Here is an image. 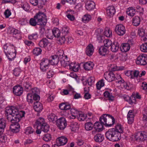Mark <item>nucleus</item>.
Here are the masks:
<instances>
[{
  "label": "nucleus",
  "mask_w": 147,
  "mask_h": 147,
  "mask_svg": "<svg viewBox=\"0 0 147 147\" xmlns=\"http://www.w3.org/2000/svg\"><path fill=\"white\" fill-rule=\"evenodd\" d=\"M69 28L66 26H63L62 28L61 31L62 34L63 36L66 35L68 33Z\"/></svg>",
  "instance_id": "54"
},
{
  "label": "nucleus",
  "mask_w": 147,
  "mask_h": 147,
  "mask_svg": "<svg viewBox=\"0 0 147 147\" xmlns=\"http://www.w3.org/2000/svg\"><path fill=\"white\" fill-rule=\"evenodd\" d=\"M80 68V65L78 63L73 62L69 65V69L71 71L75 72L78 71Z\"/></svg>",
  "instance_id": "18"
},
{
  "label": "nucleus",
  "mask_w": 147,
  "mask_h": 147,
  "mask_svg": "<svg viewBox=\"0 0 147 147\" xmlns=\"http://www.w3.org/2000/svg\"><path fill=\"white\" fill-rule=\"evenodd\" d=\"M123 98L125 100L128 102L129 104L132 105L133 104H136V101L135 97L133 96L130 97L126 95L123 96Z\"/></svg>",
  "instance_id": "16"
},
{
  "label": "nucleus",
  "mask_w": 147,
  "mask_h": 147,
  "mask_svg": "<svg viewBox=\"0 0 147 147\" xmlns=\"http://www.w3.org/2000/svg\"><path fill=\"white\" fill-rule=\"evenodd\" d=\"M21 71L20 69L18 68H16L13 70V74L16 76H19Z\"/></svg>",
  "instance_id": "63"
},
{
  "label": "nucleus",
  "mask_w": 147,
  "mask_h": 147,
  "mask_svg": "<svg viewBox=\"0 0 147 147\" xmlns=\"http://www.w3.org/2000/svg\"><path fill=\"white\" fill-rule=\"evenodd\" d=\"M50 44V43L48 40L46 38H44L41 40L39 43V46L42 48H45L48 45Z\"/></svg>",
  "instance_id": "23"
},
{
  "label": "nucleus",
  "mask_w": 147,
  "mask_h": 147,
  "mask_svg": "<svg viewBox=\"0 0 147 147\" xmlns=\"http://www.w3.org/2000/svg\"><path fill=\"white\" fill-rule=\"evenodd\" d=\"M104 95L105 97L108 98L110 101H112L114 100V96L109 92L105 91L104 93Z\"/></svg>",
  "instance_id": "41"
},
{
  "label": "nucleus",
  "mask_w": 147,
  "mask_h": 147,
  "mask_svg": "<svg viewBox=\"0 0 147 147\" xmlns=\"http://www.w3.org/2000/svg\"><path fill=\"white\" fill-rule=\"evenodd\" d=\"M111 67V70L113 71L121 70H123L124 69L123 67H117L116 65H113V66Z\"/></svg>",
  "instance_id": "62"
},
{
  "label": "nucleus",
  "mask_w": 147,
  "mask_h": 147,
  "mask_svg": "<svg viewBox=\"0 0 147 147\" xmlns=\"http://www.w3.org/2000/svg\"><path fill=\"white\" fill-rule=\"evenodd\" d=\"M85 129L87 131L91 130L94 127V125L91 122H87L84 125Z\"/></svg>",
  "instance_id": "37"
},
{
  "label": "nucleus",
  "mask_w": 147,
  "mask_h": 147,
  "mask_svg": "<svg viewBox=\"0 0 147 147\" xmlns=\"http://www.w3.org/2000/svg\"><path fill=\"white\" fill-rule=\"evenodd\" d=\"M105 85V82L103 79H101L96 84V88L98 90H100Z\"/></svg>",
  "instance_id": "43"
},
{
  "label": "nucleus",
  "mask_w": 147,
  "mask_h": 147,
  "mask_svg": "<svg viewBox=\"0 0 147 147\" xmlns=\"http://www.w3.org/2000/svg\"><path fill=\"white\" fill-rule=\"evenodd\" d=\"M25 112L23 111H19V114L17 115L16 117H15L14 118V119L15 120L16 118H19V121H20L21 118L24 117L25 114Z\"/></svg>",
  "instance_id": "52"
},
{
  "label": "nucleus",
  "mask_w": 147,
  "mask_h": 147,
  "mask_svg": "<svg viewBox=\"0 0 147 147\" xmlns=\"http://www.w3.org/2000/svg\"><path fill=\"white\" fill-rule=\"evenodd\" d=\"M57 140L60 145H64L67 143L68 140L66 137L62 136L58 138Z\"/></svg>",
  "instance_id": "25"
},
{
  "label": "nucleus",
  "mask_w": 147,
  "mask_h": 147,
  "mask_svg": "<svg viewBox=\"0 0 147 147\" xmlns=\"http://www.w3.org/2000/svg\"><path fill=\"white\" fill-rule=\"evenodd\" d=\"M91 19V16L88 14L85 15L82 18L83 21L85 23H87Z\"/></svg>",
  "instance_id": "47"
},
{
  "label": "nucleus",
  "mask_w": 147,
  "mask_h": 147,
  "mask_svg": "<svg viewBox=\"0 0 147 147\" xmlns=\"http://www.w3.org/2000/svg\"><path fill=\"white\" fill-rule=\"evenodd\" d=\"M115 10L114 6H111L108 7L107 9V13L108 16L112 17L115 14Z\"/></svg>",
  "instance_id": "20"
},
{
  "label": "nucleus",
  "mask_w": 147,
  "mask_h": 147,
  "mask_svg": "<svg viewBox=\"0 0 147 147\" xmlns=\"http://www.w3.org/2000/svg\"><path fill=\"white\" fill-rule=\"evenodd\" d=\"M51 138V135L49 134H47L45 135L43 137V139L46 142L50 141Z\"/></svg>",
  "instance_id": "59"
},
{
  "label": "nucleus",
  "mask_w": 147,
  "mask_h": 147,
  "mask_svg": "<svg viewBox=\"0 0 147 147\" xmlns=\"http://www.w3.org/2000/svg\"><path fill=\"white\" fill-rule=\"evenodd\" d=\"M146 133L144 131L138 132L135 134L134 137L135 139L138 141H144L147 138Z\"/></svg>",
  "instance_id": "10"
},
{
  "label": "nucleus",
  "mask_w": 147,
  "mask_h": 147,
  "mask_svg": "<svg viewBox=\"0 0 147 147\" xmlns=\"http://www.w3.org/2000/svg\"><path fill=\"white\" fill-rule=\"evenodd\" d=\"M107 138L113 142L118 141L121 139V135L114 128L109 129L105 133Z\"/></svg>",
  "instance_id": "2"
},
{
  "label": "nucleus",
  "mask_w": 147,
  "mask_h": 147,
  "mask_svg": "<svg viewBox=\"0 0 147 147\" xmlns=\"http://www.w3.org/2000/svg\"><path fill=\"white\" fill-rule=\"evenodd\" d=\"M104 77L105 79L109 82H111L114 80L116 78L114 73L111 71L105 72Z\"/></svg>",
  "instance_id": "13"
},
{
  "label": "nucleus",
  "mask_w": 147,
  "mask_h": 147,
  "mask_svg": "<svg viewBox=\"0 0 147 147\" xmlns=\"http://www.w3.org/2000/svg\"><path fill=\"white\" fill-rule=\"evenodd\" d=\"M67 15L66 16L71 21H73L75 20V17L72 15L74 13V11L71 10H69L66 11Z\"/></svg>",
  "instance_id": "34"
},
{
  "label": "nucleus",
  "mask_w": 147,
  "mask_h": 147,
  "mask_svg": "<svg viewBox=\"0 0 147 147\" xmlns=\"http://www.w3.org/2000/svg\"><path fill=\"white\" fill-rule=\"evenodd\" d=\"M53 35L55 37H59L60 34V30L58 28H54L53 30Z\"/></svg>",
  "instance_id": "44"
},
{
  "label": "nucleus",
  "mask_w": 147,
  "mask_h": 147,
  "mask_svg": "<svg viewBox=\"0 0 147 147\" xmlns=\"http://www.w3.org/2000/svg\"><path fill=\"white\" fill-rule=\"evenodd\" d=\"M49 60L47 59L43 58L40 64V68L42 71H46L48 69L49 65Z\"/></svg>",
  "instance_id": "9"
},
{
  "label": "nucleus",
  "mask_w": 147,
  "mask_h": 147,
  "mask_svg": "<svg viewBox=\"0 0 147 147\" xmlns=\"http://www.w3.org/2000/svg\"><path fill=\"white\" fill-rule=\"evenodd\" d=\"M109 52L108 49L103 46L101 47L99 49L98 53L100 55L105 56Z\"/></svg>",
  "instance_id": "28"
},
{
  "label": "nucleus",
  "mask_w": 147,
  "mask_h": 147,
  "mask_svg": "<svg viewBox=\"0 0 147 147\" xmlns=\"http://www.w3.org/2000/svg\"><path fill=\"white\" fill-rule=\"evenodd\" d=\"M103 125L104 124L101 122L100 123L96 122L94 124V127L96 131H100L102 130L103 127Z\"/></svg>",
  "instance_id": "24"
},
{
  "label": "nucleus",
  "mask_w": 147,
  "mask_h": 147,
  "mask_svg": "<svg viewBox=\"0 0 147 147\" xmlns=\"http://www.w3.org/2000/svg\"><path fill=\"white\" fill-rule=\"evenodd\" d=\"M48 119L50 121L54 122L57 119V117L55 114L51 113L48 116Z\"/></svg>",
  "instance_id": "42"
},
{
  "label": "nucleus",
  "mask_w": 147,
  "mask_h": 147,
  "mask_svg": "<svg viewBox=\"0 0 147 147\" xmlns=\"http://www.w3.org/2000/svg\"><path fill=\"white\" fill-rule=\"evenodd\" d=\"M38 24L39 25H45L47 22L45 15L42 12H39L34 16Z\"/></svg>",
  "instance_id": "5"
},
{
  "label": "nucleus",
  "mask_w": 147,
  "mask_h": 147,
  "mask_svg": "<svg viewBox=\"0 0 147 147\" xmlns=\"http://www.w3.org/2000/svg\"><path fill=\"white\" fill-rule=\"evenodd\" d=\"M95 7V4L93 1H88L86 3V8L87 10L89 11L92 10Z\"/></svg>",
  "instance_id": "27"
},
{
  "label": "nucleus",
  "mask_w": 147,
  "mask_h": 147,
  "mask_svg": "<svg viewBox=\"0 0 147 147\" xmlns=\"http://www.w3.org/2000/svg\"><path fill=\"white\" fill-rule=\"evenodd\" d=\"M94 65V64L93 62L91 61H88L84 64V67L86 70H90L92 69Z\"/></svg>",
  "instance_id": "21"
},
{
  "label": "nucleus",
  "mask_w": 147,
  "mask_h": 147,
  "mask_svg": "<svg viewBox=\"0 0 147 147\" xmlns=\"http://www.w3.org/2000/svg\"><path fill=\"white\" fill-rule=\"evenodd\" d=\"M59 108L61 110H67L71 108V105L67 102H63L60 104Z\"/></svg>",
  "instance_id": "22"
},
{
  "label": "nucleus",
  "mask_w": 147,
  "mask_h": 147,
  "mask_svg": "<svg viewBox=\"0 0 147 147\" xmlns=\"http://www.w3.org/2000/svg\"><path fill=\"white\" fill-rule=\"evenodd\" d=\"M119 48V44L117 42H114L111 47V50L113 52L117 51Z\"/></svg>",
  "instance_id": "33"
},
{
  "label": "nucleus",
  "mask_w": 147,
  "mask_h": 147,
  "mask_svg": "<svg viewBox=\"0 0 147 147\" xmlns=\"http://www.w3.org/2000/svg\"><path fill=\"white\" fill-rule=\"evenodd\" d=\"M141 51L144 52H147V43H146L142 45L140 47Z\"/></svg>",
  "instance_id": "60"
},
{
  "label": "nucleus",
  "mask_w": 147,
  "mask_h": 147,
  "mask_svg": "<svg viewBox=\"0 0 147 147\" xmlns=\"http://www.w3.org/2000/svg\"><path fill=\"white\" fill-rule=\"evenodd\" d=\"M3 51L10 61H12L15 57L16 51L14 46L9 43H6L3 45Z\"/></svg>",
  "instance_id": "1"
},
{
  "label": "nucleus",
  "mask_w": 147,
  "mask_h": 147,
  "mask_svg": "<svg viewBox=\"0 0 147 147\" xmlns=\"http://www.w3.org/2000/svg\"><path fill=\"white\" fill-rule=\"evenodd\" d=\"M44 121V119L42 118H39L37 120L36 122L34 123V127L35 128H38L39 127H40L41 126L43 125V124L45 123Z\"/></svg>",
  "instance_id": "26"
},
{
  "label": "nucleus",
  "mask_w": 147,
  "mask_h": 147,
  "mask_svg": "<svg viewBox=\"0 0 147 147\" xmlns=\"http://www.w3.org/2000/svg\"><path fill=\"white\" fill-rule=\"evenodd\" d=\"M135 115L133 110H130L127 114V122L129 124H131L134 121Z\"/></svg>",
  "instance_id": "15"
},
{
  "label": "nucleus",
  "mask_w": 147,
  "mask_h": 147,
  "mask_svg": "<svg viewBox=\"0 0 147 147\" xmlns=\"http://www.w3.org/2000/svg\"><path fill=\"white\" fill-rule=\"evenodd\" d=\"M51 59L49 61L52 65H57L59 62V57L58 55H55L52 56Z\"/></svg>",
  "instance_id": "32"
},
{
  "label": "nucleus",
  "mask_w": 147,
  "mask_h": 147,
  "mask_svg": "<svg viewBox=\"0 0 147 147\" xmlns=\"http://www.w3.org/2000/svg\"><path fill=\"white\" fill-rule=\"evenodd\" d=\"M87 80L88 82V85L91 86L94 82L95 79L94 77H91L89 78Z\"/></svg>",
  "instance_id": "64"
},
{
  "label": "nucleus",
  "mask_w": 147,
  "mask_h": 147,
  "mask_svg": "<svg viewBox=\"0 0 147 147\" xmlns=\"http://www.w3.org/2000/svg\"><path fill=\"white\" fill-rule=\"evenodd\" d=\"M115 31L118 35L122 36L125 34L126 30L124 26L123 25L119 24L116 26Z\"/></svg>",
  "instance_id": "11"
},
{
  "label": "nucleus",
  "mask_w": 147,
  "mask_h": 147,
  "mask_svg": "<svg viewBox=\"0 0 147 147\" xmlns=\"http://www.w3.org/2000/svg\"><path fill=\"white\" fill-rule=\"evenodd\" d=\"M104 45L105 47H109L111 46L112 44V41L109 39H106L103 41Z\"/></svg>",
  "instance_id": "51"
},
{
  "label": "nucleus",
  "mask_w": 147,
  "mask_h": 147,
  "mask_svg": "<svg viewBox=\"0 0 147 147\" xmlns=\"http://www.w3.org/2000/svg\"><path fill=\"white\" fill-rule=\"evenodd\" d=\"M61 65L64 67H65L69 65V63L68 61V60H65L64 59L61 61Z\"/></svg>",
  "instance_id": "57"
},
{
  "label": "nucleus",
  "mask_w": 147,
  "mask_h": 147,
  "mask_svg": "<svg viewBox=\"0 0 147 147\" xmlns=\"http://www.w3.org/2000/svg\"><path fill=\"white\" fill-rule=\"evenodd\" d=\"M34 108L35 111L38 112H40L43 109L42 105L40 102L36 101L34 104Z\"/></svg>",
  "instance_id": "19"
},
{
  "label": "nucleus",
  "mask_w": 147,
  "mask_h": 147,
  "mask_svg": "<svg viewBox=\"0 0 147 147\" xmlns=\"http://www.w3.org/2000/svg\"><path fill=\"white\" fill-rule=\"evenodd\" d=\"M21 6L23 9L26 11H28L30 9V6L29 4L26 1L22 2Z\"/></svg>",
  "instance_id": "36"
},
{
  "label": "nucleus",
  "mask_w": 147,
  "mask_h": 147,
  "mask_svg": "<svg viewBox=\"0 0 147 147\" xmlns=\"http://www.w3.org/2000/svg\"><path fill=\"white\" fill-rule=\"evenodd\" d=\"M5 113L7 119L10 121L14 119L15 117L19 114V111L15 107L11 106L6 108Z\"/></svg>",
  "instance_id": "4"
},
{
  "label": "nucleus",
  "mask_w": 147,
  "mask_h": 147,
  "mask_svg": "<svg viewBox=\"0 0 147 147\" xmlns=\"http://www.w3.org/2000/svg\"><path fill=\"white\" fill-rule=\"evenodd\" d=\"M6 124L5 121L3 119L0 120V134L3 133Z\"/></svg>",
  "instance_id": "35"
},
{
  "label": "nucleus",
  "mask_w": 147,
  "mask_h": 147,
  "mask_svg": "<svg viewBox=\"0 0 147 147\" xmlns=\"http://www.w3.org/2000/svg\"><path fill=\"white\" fill-rule=\"evenodd\" d=\"M42 51V49L38 47L35 48L33 51V54L36 56H38L41 54Z\"/></svg>",
  "instance_id": "50"
},
{
  "label": "nucleus",
  "mask_w": 147,
  "mask_h": 147,
  "mask_svg": "<svg viewBox=\"0 0 147 147\" xmlns=\"http://www.w3.org/2000/svg\"><path fill=\"white\" fill-rule=\"evenodd\" d=\"M130 48V46L127 43H125L121 45L120 49L123 52H127L129 50Z\"/></svg>",
  "instance_id": "29"
},
{
  "label": "nucleus",
  "mask_w": 147,
  "mask_h": 147,
  "mask_svg": "<svg viewBox=\"0 0 147 147\" xmlns=\"http://www.w3.org/2000/svg\"><path fill=\"white\" fill-rule=\"evenodd\" d=\"M45 35L48 38L50 39L53 38V36L52 30H49L46 31Z\"/></svg>",
  "instance_id": "49"
},
{
  "label": "nucleus",
  "mask_w": 147,
  "mask_h": 147,
  "mask_svg": "<svg viewBox=\"0 0 147 147\" xmlns=\"http://www.w3.org/2000/svg\"><path fill=\"white\" fill-rule=\"evenodd\" d=\"M8 31L9 34H12L13 36L17 39L20 40L22 39V33L20 30L12 28H9Z\"/></svg>",
  "instance_id": "8"
},
{
  "label": "nucleus",
  "mask_w": 147,
  "mask_h": 147,
  "mask_svg": "<svg viewBox=\"0 0 147 147\" xmlns=\"http://www.w3.org/2000/svg\"><path fill=\"white\" fill-rule=\"evenodd\" d=\"M57 125L60 129H63L66 127L67 123L64 117H61L58 119L57 122Z\"/></svg>",
  "instance_id": "12"
},
{
  "label": "nucleus",
  "mask_w": 147,
  "mask_h": 147,
  "mask_svg": "<svg viewBox=\"0 0 147 147\" xmlns=\"http://www.w3.org/2000/svg\"><path fill=\"white\" fill-rule=\"evenodd\" d=\"M138 34L140 36L142 37L146 35V33L145 32L144 29L140 28L138 30Z\"/></svg>",
  "instance_id": "55"
},
{
  "label": "nucleus",
  "mask_w": 147,
  "mask_h": 147,
  "mask_svg": "<svg viewBox=\"0 0 147 147\" xmlns=\"http://www.w3.org/2000/svg\"><path fill=\"white\" fill-rule=\"evenodd\" d=\"M132 24L134 26H138L140 23V19L138 16H135L133 19Z\"/></svg>",
  "instance_id": "40"
},
{
  "label": "nucleus",
  "mask_w": 147,
  "mask_h": 147,
  "mask_svg": "<svg viewBox=\"0 0 147 147\" xmlns=\"http://www.w3.org/2000/svg\"><path fill=\"white\" fill-rule=\"evenodd\" d=\"M79 125L76 122L73 121L71 123L70 125V129L72 131H76L79 128Z\"/></svg>",
  "instance_id": "30"
},
{
  "label": "nucleus",
  "mask_w": 147,
  "mask_h": 147,
  "mask_svg": "<svg viewBox=\"0 0 147 147\" xmlns=\"http://www.w3.org/2000/svg\"><path fill=\"white\" fill-rule=\"evenodd\" d=\"M100 121L107 127H112L115 123V119L114 117L107 114H104L101 117Z\"/></svg>",
  "instance_id": "3"
},
{
  "label": "nucleus",
  "mask_w": 147,
  "mask_h": 147,
  "mask_svg": "<svg viewBox=\"0 0 147 147\" xmlns=\"http://www.w3.org/2000/svg\"><path fill=\"white\" fill-rule=\"evenodd\" d=\"M39 128H40L42 131L45 132H47L49 130V126L46 123L43 124Z\"/></svg>",
  "instance_id": "45"
},
{
  "label": "nucleus",
  "mask_w": 147,
  "mask_h": 147,
  "mask_svg": "<svg viewBox=\"0 0 147 147\" xmlns=\"http://www.w3.org/2000/svg\"><path fill=\"white\" fill-rule=\"evenodd\" d=\"M11 124L10 126V128L13 132L17 133L19 131L20 125L18 123L19 122V119L16 118V119H12L10 120Z\"/></svg>",
  "instance_id": "6"
},
{
  "label": "nucleus",
  "mask_w": 147,
  "mask_h": 147,
  "mask_svg": "<svg viewBox=\"0 0 147 147\" xmlns=\"http://www.w3.org/2000/svg\"><path fill=\"white\" fill-rule=\"evenodd\" d=\"M136 63L138 65H144L147 64V57L145 55H140L137 58Z\"/></svg>",
  "instance_id": "7"
},
{
  "label": "nucleus",
  "mask_w": 147,
  "mask_h": 147,
  "mask_svg": "<svg viewBox=\"0 0 147 147\" xmlns=\"http://www.w3.org/2000/svg\"><path fill=\"white\" fill-rule=\"evenodd\" d=\"M13 91L15 95L20 96L23 93V88L21 86L17 85L13 87Z\"/></svg>",
  "instance_id": "14"
},
{
  "label": "nucleus",
  "mask_w": 147,
  "mask_h": 147,
  "mask_svg": "<svg viewBox=\"0 0 147 147\" xmlns=\"http://www.w3.org/2000/svg\"><path fill=\"white\" fill-rule=\"evenodd\" d=\"M115 129L116 131L120 134L121 133H122L123 132L124 128L120 124L117 123L115 126Z\"/></svg>",
  "instance_id": "39"
},
{
  "label": "nucleus",
  "mask_w": 147,
  "mask_h": 147,
  "mask_svg": "<svg viewBox=\"0 0 147 147\" xmlns=\"http://www.w3.org/2000/svg\"><path fill=\"white\" fill-rule=\"evenodd\" d=\"M126 13L129 16L133 17L134 16L136 13L135 9L132 7L128 8L126 11Z\"/></svg>",
  "instance_id": "31"
},
{
  "label": "nucleus",
  "mask_w": 147,
  "mask_h": 147,
  "mask_svg": "<svg viewBox=\"0 0 147 147\" xmlns=\"http://www.w3.org/2000/svg\"><path fill=\"white\" fill-rule=\"evenodd\" d=\"M29 22L30 25L33 26H35L37 24H38L37 21H36L34 17L30 19Z\"/></svg>",
  "instance_id": "61"
},
{
  "label": "nucleus",
  "mask_w": 147,
  "mask_h": 147,
  "mask_svg": "<svg viewBox=\"0 0 147 147\" xmlns=\"http://www.w3.org/2000/svg\"><path fill=\"white\" fill-rule=\"evenodd\" d=\"M94 139L96 142H101L104 139V136L100 134H98L95 136Z\"/></svg>",
  "instance_id": "38"
},
{
  "label": "nucleus",
  "mask_w": 147,
  "mask_h": 147,
  "mask_svg": "<svg viewBox=\"0 0 147 147\" xmlns=\"http://www.w3.org/2000/svg\"><path fill=\"white\" fill-rule=\"evenodd\" d=\"M27 101L30 103H32L33 102V96L32 94L31 93H28L27 96Z\"/></svg>",
  "instance_id": "56"
},
{
  "label": "nucleus",
  "mask_w": 147,
  "mask_h": 147,
  "mask_svg": "<svg viewBox=\"0 0 147 147\" xmlns=\"http://www.w3.org/2000/svg\"><path fill=\"white\" fill-rule=\"evenodd\" d=\"M38 35L37 33H35L28 35V38L30 40H36L38 38Z\"/></svg>",
  "instance_id": "53"
},
{
  "label": "nucleus",
  "mask_w": 147,
  "mask_h": 147,
  "mask_svg": "<svg viewBox=\"0 0 147 147\" xmlns=\"http://www.w3.org/2000/svg\"><path fill=\"white\" fill-rule=\"evenodd\" d=\"M94 47L92 44H89L86 48V54L88 56H91L94 52Z\"/></svg>",
  "instance_id": "17"
},
{
  "label": "nucleus",
  "mask_w": 147,
  "mask_h": 147,
  "mask_svg": "<svg viewBox=\"0 0 147 147\" xmlns=\"http://www.w3.org/2000/svg\"><path fill=\"white\" fill-rule=\"evenodd\" d=\"M34 131V129L30 126L28 127L25 129V133L27 135L32 134Z\"/></svg>",
  "instance_id": "48"
},
{
  "label": "nucleus",
  "mask_w": 147,
  "mask_h": 147,
  "mask_svg": "<svg viewBox=\"0 0 147 147\" xmlns=\"http://www.w3.org/2000/svg\"><path fill=\"white\" fill-rule=\"evenodd\" d=\"M104 33L105 35L107 37H110L112 36L111 30L108 27L105 28Z\"/></svg>",
  "instance_id": "46"
},
{
  "label": "nucleus",
  "mask_w": 147,
  "mask_h": 147,
  "mask_svg": "<svg viewBox=\"0 0 147 147\" xmlns=\"http://www.w3.org/2000/svg\"><path fill=\"white\" fill-rule=\"evenodd\" d=\"M86 116L84 113H81L79 114L78 119L79 121H83L86 119Z\"/></svg>",
  "instance_id": "58"
}]
</instances>
